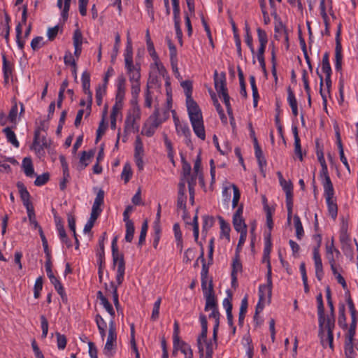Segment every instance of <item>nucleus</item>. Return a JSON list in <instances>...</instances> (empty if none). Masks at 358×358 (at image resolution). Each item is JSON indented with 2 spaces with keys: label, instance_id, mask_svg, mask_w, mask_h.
Wrapping results in <instances>:
<instances>
[{
  "label": "nucleus",
  "instance_id": "f257e3e1",
  "mask_svg": "<svg viewBox=\"0 0 358 358\" xmlns=\"http://www.w3.org/2000/svg\"><path fill=\"white\" fill-rule=\"evenodd\" d=\"M187 109L194 134L201 140L206 138L201 110L197 103L193 99L186 100Z\"/></svg>",
  "mask_w": 358,
  "mask_h": 358
},
{
  "label": "nucleus",
  "instance_id": "f03ea898",
  "mask_svg": "<svg viewBox=\"0 0 358 358\" xmlns=\"http://www.w3.org/2000/svg\"><path fill=\"white\" fill-rule=\"evenodd\" d=\"M328 306L329 308V314L327 315H324V321L322 325V331L320 334V329L318 330V336L320 338L321 343L323 347L326 346L324 341V331H327V342L331 349L334 348L333 341H334V329L335 328V311L333 301H327Z\"/></svg>",
  "mask_w": 358,
  "mask_h": 358
},
{
  "label": "nucleus",
  "instance_id": "7ed1b4c3",
  "mask_svg": "<svg viewBox=\"0 0 358 358\" xmlns=\"http://www.w3.org/2000/svg\"><path fill=\"white\" fill-rule=\"evenodd\" d=\"M117 241V237L115 236L113 239L111 249L113 266L117 264L116 280L117 285H120L124 280V275L125 271V262L124 259V255L122 254H120L118 252Z\"/></svg>",
  "mask_w": 358,
  "mask_h": 358
},
{
  "label": "nucleus",
  "instance_id": "20e7f679",
  "mask_svg": "<svg viewBox=\"0 0 358 358\" xmlns=\"http://www.w3.org/2000/svg\"><path fill=\"white\" fill-rule=\"evenodd\" d=\"M141 118V110L138 106L132 107L127 113L125 121L124 132L127 134L131 130L138 131L139 127L136 124Z\"/></svg>",
  "mask_w": 358,
  "mask_h": 358
},
{
  "label": "nucleus",
  "instance_id": "39448f33",
  "mask_svg": "<svg viewBox=\"0 0 358 358\" xmlns=\"http://www.w3.org/2000/svg\"><path fill=\"white\" fill-rule=\"evenodd\" d=\"M117 334L113 320H111L109 324V330L107 341L103 349V353L108 357H110L113 355V350H115L117 346Z\"/></svg>",
  "mask_w": 358,
  "mask_h": 358
},
{
  "label": "nucleus",
  "instance_id": "423d86ee",
  "mask_svg": "<svg viewBox=\"0 0 358 358\" xmlns=\"http://www.w3.org/2000/svg\"><path fill=\"white\" fill-rule=\"evenodd\" d=\"M159 116V109L155 106L153 113L149 117V121H151V124L149 127L145 125L141 132L142 134L148 137L153 136L155 129L164 121Z\"/></svg>",
  "mask_w": 358,
  "mask_h": 358
},
{
  "label": "nucleus",
  "instance_id": "0eeeda50",
  "mask_svg": "<svg viewBox=\"0 0 358 358\" xmlns=\"http://www.w3.org/2000/svg\"><path fill=\"white\" fill-rule=\"evenodd\" d=\"M324 194L326 199L329 214L334 220H335L338 214V206L336 201L334 200V188L324 189Z\"/></svg>",
  "mask_w": 358,
  "mask_h": 358
},
{
  "label": "nucleus",
  "instance_id": "6e6552de",
  "mask_svg": "<svg viewBox=\"0 0 358 358\" xmlns=\"http://www.w3.org/2000/svg\"><path fill=\"white\" fill-rule=\"evenodd\" d=\"M201 325V332L197 338V346L199 349V353L200 355V357L201 358L203 356V347L201 343V341L203 340L206 342L207 340V334H208V322L206 317L201 314L199 316Z\"/></svg>",
  "mask_w": 358,
  "mask_h": 358
},
{
  "label": "nucleus",
  "instance_id": "1a4fd4ad",
  "mask_svg": "<svg viewBox=\"0 0 358 358\" xmlns=\"http://www.w3.org/2000/svg\"><path fill=\"white\" fill-rule=\"evenodd\" d=\"M206 298V306H205V311H208L209 310L217 308V303L216 301L215 296L214 294L213 289V280L210 279L209 280V285L208 292L203 294Z\"/></svg>",
  "mask_w": 358,
  "mask_h": 358
},
{
  "label": "nucleus",
  "instance_id": "9d476101",
  "mask_svg": "<svg viewBox=\"0 0 358 358\" xmlns=\"http://www.w3.org/2000/svg\"><path fill=\"white\" fill-rule=\"evenodd\" d=\"M214 84L215 88L219 95L221 97V95L223 93L228 92L227 85H226V75L224 72H222L220 74V77H218L217 71L215 70L214 72Z\"/></svg>",
  "mask_w": 358,
  "mask_h": 358
},
{
  "label": "nucleus",
  "instance_id": "9b49d317",
  "mask_svg": "<svg viewBox=\"0 0 358 358\" xmlns=\"http://www.w3.org/2000/svg\"><path fill=\"white\" fill-rule=\"evenodd\" d=\"M263 262H266L267 267V273H266V280H267V294L268 301H270L272 294V271H271V264L270 262V255L263 254Z\"/></svg>",
  "mask_w": 358,
  "mask_h": 358
},
{
  "label": "nucleus",
  "instance_id": "f8f14e48",
  "mask_svg": "<svg viewBox=\"0 0 358 358\" xmlns=\"http://www.w3.org/2000/svg\"><path fill=\"white\" fill-rule=\"evenodd\" d=\"M187 196L185 194V182H180L178 184V193L177 199V208L181 209L184 213L187 211Z\"/></svg>",
  "mask_w": 358,
  "mask_h": 358
},
{
  "label": "nucleus",
  "instance_id": "ddd939ff",
  "mask_svg": "<svg viewBox=\"0 0 358 358\" xmlns=\"http://www.w3.org/2000/svg\"><path fill=\"white\" fill-rule=\"evenodd\" d=\"M16 186L18 189L20 198L23 202L24 206L26 207V209L33 206V204L30 201V194L24 183L21 181H18L16 184Z\"/></svg>",
  "mask_w": 358,
  "mask_h": 358
},
{
  "label": "nucleus",
  "instance_id": "4468645a",
  "mask_svg": "<svg viewBox=\"0 0 358 358\" xmlns=\"http://www.w3.org/2000/svg\"><path fill=\"white\" fill-rule=\"evenodd\" d=\"M126 92V78L124 75H120L117 78V92L115 101L123 102Z\"/></svg>",
  "mask_w": 358,
  "mask_h": 358
},
{
  "label": "nucleus",
  "instance_id": "2eb2a0df",
  "mask_svg": "<svg viewBox=\"0 0 358 358\" xmlns=\"http://www.w3.org/2000/svg\"><path fill=\"white\" fill-rule=\"evenodd\" d=\"M313 259L315 262L316 278L319 281H320L322 279L324 272L320 252L317 251V248L313 249Z\"/></svg>",
  "mask_w": 358,
  "mask_h": 358
},
{
  "label": "nucleus",
  "instance_id": "dca6fc26",
  "mask_svg": "<svg viewBox=\"0 0 358 358\" xmlns=\"http://www.w3.org/2000/svg\"><path fill=\"white\" fill-rule=\"evenodd\" d=\"M317 303L318 327L320 329V334L322 331V325L324 321V307L322 299V294L320 293L316 297Z\"/></svg>",
  "mask_w": 358,
  "mask_h": 358
},
{
  "label": "nucleus",
  "instance_id": "f3484780",
  "mask_svg": "<svg viewBox=\"0 0 358 358\" xmlns=\"http://www.w3.org/2000/svg\"><path fill=\"white\" fill-rule=\"evenodd\" d=\"M2 60L3 80L5 85H7L9 81V78L12 76L13 74V64L7 60L6 57L4 54L2 55Z\"/></svg>",
  "mask_w": 358,
  "mask_h": 358
},
{
  "label": "nucleus",
  "instance_id": "a211bd4d",
  "mask_svg": "<svg viewBox=\"0 0 358 358\" xmlns=\"http://www.w3.org/2000/svg\"><path fill=\"white\" fill-rule=\"evenodd\" d=\"M322 169L320 173V177L322 179V185L324 189H329L334 188L331 178L329 176L327 165L321 166Z\"/></svg>",
  "mask_w": 358,
  "mask_h": 358
},
{
  "label": "nucleus",
  "instance_id": "6ab92c4d",
  "mask_svg": "<svg viewBox=\"0 0 358 358\" xmlns=\"http://www.w3.org/2000/svg\"><path fill=\"white\" fill-rule=\"evenodd\" d=\"M94 155V150H90L88 151H83L81 152V156L80 157V165L79 169L83 170L85 169L89 164V162Z\"/></svg>",
  "mask_w": 358,
  "mask_h": 358
},
{
  "label": "nucleus",
  "instance_id": "aec40b11",
  "mask_svg": "<svg viewBox=\"0 0 358 358\" xmlns=\"http://www.w3.org/2000/svg\"><path fill=\"white\" fill-rule=\"evenodd\" d=\"M50 146V144L48 143V140L45 136H43L41 139H39V143L37 145H34V143H32V145L31 146V149H34L36 152V153L38 156H43L45 154L44 149L45 148H49Z\"/></svg>",
  "mask_w": 358,
  "mask_h": 358
},
{
  "label": "nucleus",
  "instance_id": "412c9836",
  "mask_svg": "<svg viewBox=\"0 0 358 358\" xmlns=\"http://www.w3.org/2000/svg\"><path fill=\"white\" fill-rule=\"evenodd\" d=\"M254 148L255 157L257 159L258 164L260 167L261 171L263 172V167L266 165V161L259 145L257 139H255Z\"/></svg>",
  "mask_w": 358,
  "mask_h": 358
},
{
  "label": "nucleus",
  "instance_id": "4be33fe9",
  "mask_svg": "<svg viewBox=\"0 0 358 358\" xmlns=\"http://www.w3.org/2000/svg\"><path fill=\"white\" fill-rule=\"evenodd\" d=\"M264 289H267L266 285H261L259 287V301L256 306V315H259L264 308V301L265 300Z\"/></svg>",
  "mask_w": 358,
  "mask_h": 358
},
{
  "label": "nucleus",
  "instance_id": "5701e85b",
  "mask_svg": "<svg viewBox=\"0 0 358 358\" xmlns=\"http://www.w3.org/2000/svg\"><path fill=\"white\" fill-rule=\"evenodd\" d=\"M344 352L346 358H356L358 355V348L354 342L344 343Z\"/></svg>",
  "mask_w": 358,
  "mask_h": 358
},
{
  "label": "nucleus",
  "instance_id": "b1692460",
  "mask_svg": "<svg viewBox=\"0 0 358 358\" xmlns=\"http://www.w3.org/2000/svg\"><path fill=\"white\" fill-rule=\"evenodd\" d=\"M232 222L234 229L237 232L240 233V234H248L247 224H245L243 217L233 218Z\"/></svg>",
  "mask_w": 358,
  "mask_h": 358
},
{
  "label": "nucleus",
  "instance_id": "393cba45",
  "mask_svg": "<svg viewBox=\"0 0 358 358\" xmlns=\"http://www.w3.org/2000/svg\"><path fill=\"white\" fill-rule=\"evenodd\" d=\"M338 324L343 329H346L348 328L345 315V306L343 303H340L338 306Z\"/></svg>",
  "mask_w": 358,
  "mask_h": 358
},
{
  "label": "nucleus",
  "instance_id": "a878e982",
  "mask_svg": "<svg viewBox=\"0 0 358 358\" xmlns=\"http://www.w3.org/2000/svg\"><path fill=\"white\" fill-rule=\"evenodd\" d=\"M101 213V211L92 208L90 217L84 227V231L85 233L91 231L92 228L94 224L95 221L96 220Z\"/></svg>",
  "mask_w": 358,
  "mask_h": 358
},
{
  "label": "nucleus",
  "instance_id": "bb28decb",
  "mask_svg": "<svg viewBox=\"0 0 358 358\" xmlns=\"http://www.w3.org/2000/svg\"><path fill=\"white\" fill-rule=\"evenodd\" d=\"M3 133L6 135L7 141L15 148H18L20 143L16 138L15 134L11 128L7 127L3 129Z\"/></svg>",
  "mask_w": 358,
  "mask_h": 358
},
{
  "label": "nucleus",
  "instance_id": "cd10ccee",
  "mask_svg": "<svg viewBox=\"0 0 358 358\" xmlns=\"http://www.w3.org/2000/svg\"><path fill=\"white\" fill-rule=\"evenodd\" d=\"M176 132L178 135H183L184 137H188L191 131L189 128L187 123L184 122H179L175 123Z\"/></svg>",
  "mask_w": 358,
  "mask_h": 358
},
{
  "label": "nucleus",
  "instance_id": "c85d7f7f",
  "mask_svg": "<svg viewBox=\"0 0 358 358\" xmlns=\"http://www.w3.org/2000/svg\"><path fill=\"white\" fill-rule=\"evenodd\" d=\"M217 219L219 220L220 224L221 229V235L224 236V237L229 241L230 240V231L231 227L228 222H227L224 218L221 216H218Z\"/></svg>",
  "mask_w": 358,
  "mask_h": 358
},
{
  "label": "nucleus",
  "instance_id": "c756f323",
  "mask_svg": "<svg viewBox=\"0 0 358 358\" xmlns=\"http://www.w3.org/2000/svg\"><path fill=\"white\" fill-rule=\"evenodd\" d=\"M22 168L25 175L31 177L34 174L32 160L30 157H24L22 160Z\"/></svg>",
  "mask_w": 358,
  "mask_h": 358
},
{
  "label": "nucleus",
  "instance_id": "7c9ffc66",
  "mask_svg": "<svg viewBox=\"0 0 358 358\" xmlns=\"http://www.w3.org/2000/svg\"><path fill=\"white\" fill-rule=\"evenodd\" d=\"M145 38L148 51L149 52L154 61L158 60V55L155 50L154 44L150 38V32L148 30L146 31Z\"/></svg>",
  "mask_w": 358,
  "mask_h": 358
},
{
  "label": "nucleus",
  "instance_id": "2f4dec72",
  "mask_svg": "<svg viewBox=\"0 0 358 358\" xmlns=\"http://www.w3.org/2000/svg\"><path fill=\"white\" fill-rule=\"evenodd\" d=\"M106 235V232L103 234V236L99 239V250L97 251V256L99 257V264L104 265L105 264V257H104V239L105 236Z\"/></svg>",
  "mask_w": 358,
  "mask_h": 358
},
{
  "label": "nucleus",
  "instance_id": "473e14b6",
  "mask_svg": "<svg viewBox=\"0 0 358 358\" xmlns=\"http://www.w3.org/2000/svg\"><path fill=\"white\" fill-rule=\"evenodd\" d=\"M282 189L285 192L286 195V201H293V185L290 180L286 181L285 182L280 183Z\"/></svg>",
  "mask_w": 358,
  "mask_h": 358
},
{
  "label": "nucleus",
  "instance_id": "72a5a7b5",
  "mask_svg": "<svg viewBox=\"0 0 358 358\" xmlns=\"http://www.w3.org/2000/svg\"><path fill=\"white\" fill-rule=\"evenodd\" d=\"M342 59H343V55H342V48L336 47L335 48V69L337 71L341 72V76H342Z\"/></svg>",
  "mask_w": 358,
  "mask_h": 358
},
{
  "label": "nucleus",
  "instance_id": "f704fd0d",
  "mask_svg": "<svg viewBox=\"0 0 358 358\" xmlns=\"http://www.w3.org/2000/svg\"><path fill=\"white\" fill-rule=\"evenodd\" d=\"M103 199H104V191L101 189H100L97 194L96 196L94 199L92 209L97 210L99 211H102V209L101 208V206L103 204Z\"/></svg>",
  "mask_w": 358,
  "mask_h": 358
},
{
  "label": "nucleus",
  "instance_id": "c9c22d12",
  "mask_svg": "<svg viewBox=\"0 0 358 358\" xmlns=\"http://www.w3.org/2000/svg\"><path fill=\"white\" fill-rule=\"evenodd\" d=\"M126 225V234H125V241L127 242L131 243L134 238V234L135 231L134 225L133 221H127Z\"/></svg>",
  "mask_w": 358,
  "mask_h": 358
},
{
  "label": "nucleus",
  "instance_id": "e433bc0d",
  "mask_svg": "<svg viewBox=\"0 0 358 358\" xmlns=\"http://www.w3.org/2000/svg\"><path fill=\"white\" fill-rule=\"evenodd\" d=\"M294 226L296 228V238L299 240H301L303 236L304 231H303V226H302L300 217L297 215H295L294 216Z\"/></svg>",
  "mask_w": 358,
  "mask_h": 358
},
{
  "label": "nucleus",
  "instance_id": "4c0bfd02",
  "mask_svg": "<svg viewBox=\"0 0 358 358\" xmlns=\"http://www.w3.org/2000/svg\"><path fill=\"white\" fill-rule=\"evenodd\" d=\"M132 176V171L131 165L129 163H126L123 167L122 172L121 173V178L124 180V183H127Z\"/></svg>",
  "mask_w": 358,
  "mask_h": 358
},
{
  "label": "nucleus",
  "instance_id": "58836bf2",
  "mask_svg": "<svg viewBox=\"0 0 358 358\" xmlns=\"http://www.w3.org/2000/svg\"><path fill=\"white\" fill-rule=\"evenodd\" d=\"M231 266L232 270L231 273L237 274L238 272L242 271V264L240 260V255L235 254Z\"/></svg>",
  "mask_w": 358,
  "mask_h": 358
},
{
  "label": "nucleus",
  "instance_id": "ea45409f",
  "mask_svg": "<svg viewBox=\"0 0 358 358\" xmlns=\"http://www.w3.org/2000/svg\"><path fill=\"white\" fill-rule=\"evenodd\" d=\"M181 86L184 90L185 94L186 96V100L193 99L192 94V83L190 80H185L181 83Z\"/></svg>",
  "mask_w": 358,
  "mask_h": 358
},
{
  "label": "nucleus",
  "instance_id": "a19ab883",
  "mask_svg": "<svg viewBox=\"0 0 358 358\" xmlns=\"http://www.w3.org/2000/svg\"><path fill=\"white\" fill-rule=\"evenodd\" d=\"M48 129V127L45 124V120H42L40 122V125L36 128V129L34 131V144L37 145L39 143V136L41 134V131H46Z\"/></svg>",
  "mask_w": 358,
  "mask_h": 358
},
{
  "label": "nucleus",
  "instance_id": "79ce46f5",
  "mask_svg": "<svg viewBox=\"0 0 358 358\" xmlns=\"http://www.w3.org/2000/svg\"><path fill=\"white\" fill-rule=\"evenodd\" d=\"M133 59V48H132V44H131V40L129 37V36H127V46L125 48V53H124V61H127L129 62V60Z\"/></svg>",
  "mask_w": 358,
  "mask_h": 358
},
{
  "label": "nucleus",
  "instance_id": "37998d69",
  "mask_svg": "<svg viewBox=\"0 0 358 358\" xmlns=\"http://www.w3.org/2000/svg\"><path fill=\"white\" fill-rule=\"evenodd\" d=\"M322 69L324 73H331V69L329 61V53L324 54L322 61Z\"/></svg>",
  "mask_w": 358,
  "mask_h": 358
},
{
  "label": "nucleus",
  "instance_id": "c03bdc74",
  "mask_svg": "<svg viewBox=\"0 0 358 358\" xmlns=\"http://www.w3.org/2000/svg\"><path fill=\"white\" fill-rule=\"evenodd\" d=\"M45 42L42 36H36L32 39L31 47L34 51L38 50L40 48L45 45Z\"/></svg>",
  "mask_w": 358,
  "mask_h": 358
},
{
  "label": "nucleus",
  "instance_id": "a18cd8bd",
  "mask_svg": "<svg viewBox=\"0 0 358 358\" xmlns=\"http://www.w3.org/2000/svg\"><path fill=\"white\" fill-rule=\"evenodd\" d=\"M110 287L113 289L112 294H113V303H114V305H115V307L117 311L119 312V310H121V307H120V305L119 303V299H118L117 287V285H115V283L113 282H110Z\"/></svg>",
  "mask_w": 358,
  "mask_h": 358
},
{
  "label": "nucleus",
  "instance_id": "49530a36",
  "mask_svg": "<svg viewBox=\"0 0 358 358\" xmlns=\"http://www.w3.org/2000/svg\"><path fill=\"white\" fill-rule=\"evenodd\" d=\"M27 215H28L30 224H33L34 227L35 229L39 227L40 225L38 224V222L36 221L34 206L27 208Z\"/></svg>",
  "mask_w": 358,
  "mask_h": 358
},
{
  "label": "nucleus",
  "instance_id": "de8ad7c7",
  "mask_svg": "<svg viewBox=\"0 0 358 358\" xmlns=\"http://www.w3.org/2000/svg\"><path fill=\"white\" fill-rule=\"evenodd\" d=\"M43 289V278L41 276L38 277L35 282L34 287V296L35 299H38L40 297V292Z\"/></svg>",
  "mask_w": 358,
  "mask_h": 358
},
{
  "label": "nucleus",
  "instance_id": "09e8293b",
  "mask_svg": "<svg viewBox=\"0 0 358 358\" xmlns=\"http://www.w3.org/2000/svg\"><path fill=\"white\" fill-rule=\"evenodd\" d=\"M49 180H50V174L48 172H46V173H43L42 175L37 176V177L34 181V185L38 187L42 186V185H44L45 184H46Z\"/></svg>",
  "mask_w": 358,
  "mask_h": 358
},
{
  "label": "nucleus",
  "instance_id": "8fccbe9b",
  "mask_svg": "<svg viewBox=\"0 0 358 358\" xmlns=\"http://www.w3.org/2000/svg\"><path fill=\"white\" fill-rule=\"evenodd\" d=\"M107 129V123H105L104 117H103L101 121L99 123V127L96 130V143H97L103 134L105 133L106 129Z\"/></svg>",
  "mask_w": 358,
  "mask_h": 358
},
{
  "label": "nucleus",
  "instance_id": "3c124183",
  "mask_svg": "<svg viewBox=\"0 0 358 358\" xmlns=\"http://www.w3.org/2000/svg\"><path fill=\"white\" fill-rule=\"evenodd\" d=\"M82 86L84 92H87L90 88V74L87 71L82 74Z\"/></svg>",
  "mask_w": 358,
  "mask_h": 358
},
{
  "label": "nucleus",
  "instance_id": "603ef678",
  "mask_svg": "<svg viewBox=\"0 0 358 358\" xmlns=\"http://www.w3.org/2000/svg\"><path fill=\"white\" fill-rule=\"evenodd\" d=\"M55 335L57 337V344L58 349L64 350L66 348L67 343V339L66 336L64 334H61L59 332H56Z\"/></svg>",
  "mask_w": 358,
  "mask_h": 358
},
{
  "label": "nucleus",
  "instance_id": "864d4df0",
  "mask_svg": "<svg viewBox=\"0 0 358 358\" xmlns=\"http://www.w3.org/2000/svg\"><path fill=\"white\" fill-rule=\"evenodd\" d=\"M162 302V298L159 297L154 303L152 313L151 315V320L155 321L159 318V308Z\"/></svg>",
  "mask_w": 358,
  "mask_h": 358
},
{
  "label": "nucleus",
  "instance_id": "5fc2aeb1",
  "mask_svg": "<svg viewBox=\"0 0 358 358\" xmlns=\"http://www.w3.org/2000/svg\"><path fill=\"white\" fill-rule=\"evenodd\" d=\"M17 115V102L15 101L9 111L8 116V120L10 122L16 124Z\"/></svg>",
  "mask_w": 358,
  "mask_h": 358
},
{
  "label": "nucleus",
  "instance_id": "6e6d98bb",
  "mask_svg": "<svg viewBox=\"0 0 358 358\" xmlns=\"http://www.w3.org/2000/svg\"><path fill=\"white\" fill-rule=\"evenodd\" d=\"M106 87L99 85L96 89V101L98 106H101L102 103V99L103 95L106 94Z\"/></svg>",
  "mask_w": 358,
  "mask_h": 358
},
{
  "label": "nucleus",
  "instance_id": "4d7b16f0",
  "mask_svg": "<svg viewBox=\"0 0 358 358\" xmlns=\"http://www.w3.org/2000/svg\"><path fill=\"white\" fill-rule=\"evenodd\" d=\"M143 145L141 139L137 137L135 141V154L134 157H138L143 155Z\"/></svg>",
  "mask_w": 358,
  "mask_h": 358
},
{
  "label": "nucleus",
  "instance_id": "13d9d810",
  "mask_svg": "<svg viewBox=\"0 0 358 358\" xmlns=\"http://www.w3.org/2000/svg\"><path fill=\"white\" fill-rule=\"evenodd\" d=\"M264 208L266 211V224L271 231L273 227V219H272V211L268 205H265V206H264Z\"/></svg>",
  "mask_w": 358,
  "mask_h": 358
},
{
  "label": "nucleus",
  "instance_id": "bf43d9fd",
  "mask_svg": "<svg viewBox=\"0 0 358 358\" xmlns=\"http://www.w3.org/2000/svg\"><path fill=\"white\" fill-rule=\"evenodd\" d=\"M180 350L185 355V357H193V352L191 347L185 343L181 341V345L180 346Z\"/></svg>",
  "mask_w": 358,
  "mask_h": 358
},
{
  "label": "nucleus",
  "instance_id": "052dcab7",
  "mask_svg": "<svg viewBox=\"0 0 358 358\" xmlns=\"http://www.w3.org/2000/svg\"><path fill=\"white\" fill-rule=\"evenodd\" d=\"M287 101H288L290 107L297 106V101H296V96H295L294 93L290 86H289L287 88Z\"/></svg>",
  "mask_w": 358,
  "mask_h": 358
},
{
  "label": "nucleus",
  "instance_id": "680f3d73",
  "mask_svg": "<svg viewBox=\"0 0 358 358\" xmlns=\"http://www.w3.org/2000/svg\"><path fill=\"white\" fill-rule=\"evenodd\" d=\"M120 36L119 33H116L115 38V45L113 47V53L111 56V62H113V63H114L115 58L117 57L119 47H120Z\"/></svg>",
  "mask_w": 358,
  "mask_h": 358
},
{
  "label": "nucleus",
  "instance_id": "e2e57ef3",
  "mask_svg": "<svg viewBox=\"0 0 358 358\" xmlns=\"http://www.w3.org/2000/svg\"><path fill=\"white\" fill-rule=\"evenodd\" d=\"M232 188H233V191H234V196H233V199H232V208H235L236 207H237L238 201L240 200L241 193H240L239 189L238 188V187L236 185L233 184Z\"/></svg>",
  "mask_w": 358,
  "mask_h": 358
},
{
  "label": "nucleus",
  "instance_id": "0e129e2a",
  "mask_svg": "<svg viewBox=\"0 0 358 358\" xmlns=\"http://www.w3.org/2000/svg\"><path fill=\"white\" fill-rule=\"evenodd\" d=\"M257 37L259 44H267L268 36L266 31L260 27L257 29Z\"/></svg>",
  "mask_w": 358,
  "mask_h": 358
},
{
  "label": "nucleus",
  "instance_id": "69168bd1",
  "mask_svg": "<svg viewBox=\"0 0 358 358\" xmlns=\"http://www.w3.org/2000/svg\"><path fill=\"white\" fill-rule=\"evenodd\" d=\"M41 329H42V338H46L48 332V322L45 315H42L40 317Z\"/></svg>",
  "mask_w": 358,
  "mask_h": 358
},
{
  "label": "nucleus",
  "instance_id": "338daca9",
  "mask_svg": "<svg viewBox=\"0 0 358 358\" xmlns=\"http://www.w3.org/2000/svg\"><path fill=\"white\" fill-rule=\"evenodd\" d=\"M214 218L212 216L206 215L203 217V230L207 231L208 229L213 227Z\"/></svg>",
  "mask_w": 358,
  "mask_h": 358
},
{
  "label": "nucleus",
  "instance_id": "774afa93",
  "mask_svg": "<svg viewBox=\"0 0 358 358\" xmlns=\"http://www.w3.org/2000/svg\"><path fill=\"white\" fill-rule=\"evenodd\" d=\"M271 233H268V235L265 237V245L264 248V254L270 255L271 252Z\"/></svg>",
  "mask_w": 358,
  "mask_h": 358
}]
</instances>
